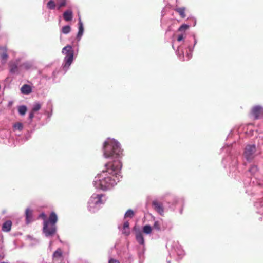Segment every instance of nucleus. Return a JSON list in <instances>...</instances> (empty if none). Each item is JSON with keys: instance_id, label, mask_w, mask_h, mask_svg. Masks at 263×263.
Instances as JSON below:
<instances>
[{"instance_id": "nucleus-17", "label": "nucleus", "mask_w": 263, "mask_h": 263, "mask_svg": "<svg viewBox=\"0 0 263 263\" xmlns=\"http://www.w3.org/2000/svg\"><path fill=\"white\" fill-rule=\"evenodd\" d=\"M21 90L22 93L26 95H28L32 91L31 87L27 84H24L21 87Z\"/></svg>"}, {"instance_id": "nucleus-3", "label": "nucleus", "mask_w": 263, "mask_h": 263, "mask_svg": "<svg viewBox=\"0 0 263 263\" xmlns=\"http://www.w3.org/2000/svg\"><path fill=\"white\" fill-rule=\"evenodd\" d=\"M62 52L66 55L64 58L65 64L63 68L67 69L73 61L74 52L72 47L70 45H67L63 48Z\"/></svg>"}, {"instance_id": "nucleus-36", "label": "nucleus", "mask_w": 263, "mask_h": 263, "mask_svg": "<svg viewBox=\"0 0 263 263\" xmlns=\"http://www.w3.org/2000/svg\"><path fill=\"white\" fill-rule=\"evenodd\" d=\"M0 257H1L2 259H3L4 258V256L0 255Z\"/></svg>"}, {"instance_id": "nucleus-14", "label": "nucleus", "mask_w": 263, "mask_h": 263, "mask_svg": "<svg viewBox=\"0 0 263 263\" xmlns=\"http://www.w3.org/2000/svg\"><path fill=\"white\" fill-rule=\"evenodd\" d=\"M63 18L66 21H70L72 19V12L70 10L65 11L63 13Z\"/></svg>"}, {"instance_id": "nucleus-19", "label": "nucleus", "mask_w": 263, "mask_h": 263, "mask_svg": "<svg viewBox=\"0 0 263 263\" xmlns=\"http://www.w3.org/2000/svg\"><path fill=\"white\" fill-rule=\"evenodd\" d=\"M62 257V251L60 248H58L53 254V259H59Z\"/></svg>"}, {"instance_id": "nucleus-20", "label": "nucleus", "mask_w": 263, "mask_h": 263, "mask_svg": "<svg viewBox=\"0 0 263 263\" xmlns=\"http://www.w3.org/2000/svg\"><path fill=\"white\" fill-rule=\"evenodd\" d=\"M79 31H78V34H77V37L81 38V37L82 36V35L83 33V31H84V28H83V24H82V22L81 21V20H80V21L79 22Z\"/></svg>"}, {"instance_id": "nucleus-35", "label": "nucleus", "mask_w": 263, "mask_h": 263, "mask_svg": "<svg viewBox=\"0 0 263 263\" xmlns=\"http://www.w3.org/2000/svg\"><path fill=\"white\" fill-rule=\"evenodd\" d=\"M41 217H43V218L45 219V220H46L45 219H46V215H45V214L42 213V214L41 215Z\"/></svg>"}, {"instance_id": "nucleus-4", "label": "nucleus", "mask_w": 263, "mask_h": 263, "mask_svg": "<svg viewBox=\"0 0 263 263\" xmlns=\"http://www.w3.org/2000/svg\"><path fill=\"white\" fill-rule=\"evenodd\" d=\"M43 232L47 237L53 236L56 232L55 225L49 224L47 220H44Z\"/></svg>"}, {"instance_id": "nucleus-32", "label": "nucleus", "mask_w": 263, "mask_h": 263, "mask_svg": "<svg viewBox=\"0 0 263 263\" xmlns=\"http://www.w3.org/2000/svg\"><path fill=\"white\" fill-rule=\"evenodd\" d=\"M108 263H120V262L117 259L111 258L109 259Z\"/></svg>"}, {"instance_id": "nucleus-33", "label": "nucleus", "mask_w": 263, "mask_h": 263, "mask_svg": "<svg viewBox=\"0 0 263 263\" xmlns=\"http://www.w3.org/2000/svg\"><path fill=\"white\" fill-rule=\"evenodd\" d=\"M34 111H33V110H31V111L30 112L29 115V119L32 120L33 119L34 117Z\"/></svg>"}, {"instance_id": "nucleus-31", "label": "nucleus", "mask_w": 263, "mask_h": 263, "mask_svg": "<svg viewBox=\"0 0 263 263\" xmlns=\"http://www.w3.org/2000/svg\"><path fill=\"white\" fill-rule=\"evenodd\" d=\"M154 228L155 229L159 230L160 229V225L158 221H155L154 224Z\"/></svg>"}, {"instance_id": "nucleus-26", "label": "nucleus", "mask_w": 263, "mask_h": 263, "mask_svg": "<svg viewBox=\"0 0 263 263\" xmlns=\"http://www.w3.org/2000/svg\"><path fill=\"white\" fill-rule=\"evenodd\" d=\"M134 213L133 211L132 210H128L125 213L124 217H125V218H126V217L132 218L134 216Z\"/></svg>"}, {"instance_id": "nucleus-11", "label": "nucleus", "mask_w": 263, "mask_h": 263, "mask_svg": "<svg viewBox=\"0 0 263 263\" xmlns=\"http://www.w3.org/2000/svg\"><path fill=\"white\" fill-rule=\"evenodd\" d=\"M252 113L255 118L257 119L263 114V109L260 106H255L252 108Z\"/></svg>"}, {"instance_id": "nucleus-15", "label": "nucleus", "mask_w": 263, "mask_h": 263, "mask_svg": "<svg viewBox=\"0 0 263 263\" xmlns=\"http://www.w3.org/2000/svg\"><path fill=\"white\" fill-rule=\"evenodd\" d=\"M58 220V217L56 214L54 212H52L49 217L48 221L49 223L51 224H55Z\"/></svg>"}, {"instance_id": "nucleus-27", "label": "nucleus", "mask_w": 263, "mask_h": 263, "mask_svg": "<svg viewBox=\"0 0 263 263\" xmlns=\"http://www.w3.org/2000/svg\"><path fill=\"white\" fill-rule=\"evenodd\" d=\"M189 28V26L186 24H183L178 28V31H185Z\"/></svg>"}, {"instance_id": "nucleus-29", "label": "nucleus", "mask_w": 263, "mask_h": 263, "mask_svg": "<svg viewBox=\"0 0 263 263\" xmlns=\"http://www.w3.org/2000/svg\"><path fill=\"white\" fill-rule=\"evenodd\" d=\"M20 67H23L25 69H28L31 67V65L29 63H24L22 64H20Z\"/></svg>"}, {"instance_id": "nucleus-2", "label": "nucleus", "mask_w": 263, "mask_h": 263, "mask_svg": "<svg viewBox=\"0 0 263 263\" xmlns=\"http://www.w3.org/2000/svg\"><path fill=\"white\" fill-rule=\"evenodd\" d=\"M104 155L106 158L113 156H120L122 151L120 147L119 143L116 141L110 140L105 141L103 146Z\"/></svg>"}, {"instance_id": "nucleus-24", "label": "nucleus", "mask_w": 263, "mask_h": 263, "mask_svg": "<svg viewBox=\"0 0 263 263\" xmlns=\"http://www.w3.org/2000/svg\"><path fill=\"white\" fill-rule=\"evenodd\" d=\"M71 28L69 25L65 26L62 28V32L64 34H67L70 32Z\"/></svg>"}, {"instance_id": "nucleus-5", "label": "nucleus", "mask_w": 263, "mask_h": 263, "mask_svg": "<svg viewBox=\"0 0 263 263\" xmlns=\"http://www.w3.org/2000/svg\"><path fill=\"white\" fill-rule=\"evenodd\" d=\"M256 152L255 145H248L246 146L244 152V156L248 160H251L254 158V154Z\"/></svg>"}, {"instance_id": "nucleus-22", "label": "nucleus", "mask_w": 263, "mask_h": 263, "mask_svg": "<svg viewBox=\"0 0 263 263\" xmlns=\"http://www.w3.org/2000/svg\"><path fill=\"white\" fill-rule=\"evenodd\" d=\"M18 111L21 115L24 116L26 112L27 107L24 105L20 106L18 107Z\"/></svg>"}, {"instance_id": "nucleus-21", "label": "nucleus", "mask_w": 263, "mask_h": 263, "mask_svg": "<svg viewBox=\"0 0 263 263\" xmlns=\"http://www.w3.org/2000/svg\"><path fill=\"white\" fill-rule=\"evenodd\" d=\"M152 229L149 225L144 226L143 228V232L144 233L149 234L152 233Z\"/></svg>"}, {"instance_id": "nucleus-37", "label": "nucleus", "mask_w": 263, "mask_h": 263, "mask_svg": "<svg viewBox=\"0 0 263 263\" xmlns=\"http://www.w3.org/2000/svg\"><path fill=\"white\" fill-rule=\"evenodd\" d=\"M0 263H8V262H1Z\"/></svg>"}, {"instance_id": "nucleus-10", "label": "nucleus", "mask_w": 263, "mask_h": 263, "mask_svg": "<svg viewBox=\"0 0 263 263\" xmlns=\"http://www.w3.org/2000/svg\"><path fill=\"white\" fill-rule=\"evenodd\" d=\"M0 58L2 60V63L5 64L8 59L7 49L6 47L0 46Z\"/></svg>"}, {"instance_id": "nucleus-6", "label": "nucleus", "mask_w": 263, "mask_h": 263, "mask_svg": "<svg viewBox=\"0 0 263 263\" xmlns=\"http://www.w3.org/2000/svg\"><path fill=\"white\" fill-rule=\"evenodd\" d=\"M20 60L16 59L15 60H11L8 63L9 67V71L12 74H14L18 72Z\"/></svg>"}, {"instance_id": "nucleus-8", "label": "nucleus", "mask_w": 263, "mask_h": 263, "mask_svg": "<svg viewBox=\"0 0 263 263\" xmlns=\"http://www.w3.org/2000/svg\"><path fill=\"white\" fill-rule=\"evenodd\" d=\"M153 208L161 215L164 213V208L162 203L158 201L157 200H154L152 202Z\"/></svg>"}, {"instance_id": "nucleus-1", "label": "nucleus", "mask_w": 263, "mask_h": 263, "mask_svg": "<svg viewBox=\"0 0 263 263\" xmlns=\"http://www.w3.org/2000/svg\"><path fill=\"white\" fill-rule=\"evenodd\" d=\"M106 170L103 171L102 173L104 174L101 179L95 181V185L96 187L105 190L116 184L117 182L115 178H112L110 176H107V173L112 175L113 176L120 172L122 167L121 162L119 160H115L111 162H108L106 165Z\"/></svg>"}, {"instance_id": "nucleus-34", "label": "nucleus", "mask_w": 263, "mask_h": 263, "mask_svg": "<svg viewBox=\"0 0 263 263\" xmlns=\"http://www.w3.org/2000/svg\"><path fill=\"white\" fill-rule=\"evenodd\" d=\"M183 39V35L182 34H180L179 35H178V37H177V41L178 42H180Z\"/></svg>"}, {"instance_id": "nucleus-18", "label": "nucleus", "mask_w": 263, "mask_h": 263, "mask_svg": "<svg viewBox=\"0 0 263 263\" xmlns=\"http://www.w3.org/2000/svg\"><path fill=\"white\" fill-rule=\"evenodd\" d=\"M26 223L28 224L32 220V211L27 209L25 211Z\"/></svg>"}, {"instance_id": "nucleus-25", "label": "nucleus", "mask_w": 263, "mask_h": 263, "mask_svg": "<svg viewBox=\"0 0 263 263\" xmlns=\"http://www.w3.org/2000/svg\"><path fill=\"white\" fill-rule=\"evenodd\" d=\"M57 4L58 5V9H60L61 7H64L66 4V0H57Z\"/></svg>"}, {"instance_id": "nucleus-7", "label": "nucleus", "mask_w": 263, "mask_h": 263, "mask_svg": "<svg viewBox=\"0 0 263 263\" xmlns=\"http://www.w3.org/2000/svg\"><path fill=\"white\" fill-rule=\"evenodd\" d=\"M102 194L93 195L89 201V205L90 208H92L91 205H98L103 203L102 201Z\"/></svg>"}, {"instance_id": "nucleus-28", "label": "nucleus", "mask_w": 263, "mask_h": 263, "mask_svg": "<svg viewBox=\"0 0 263 263\" xmlns=\"http://www.w3.org/2000/svg\"><path fill=\"white\" fill-rule=\"evenodd\" d=\"M41 108V105L40 103H36L34 106H33V107L32 108V110H33V111H37L38 110H39Z\"/></svg>"}, {"instance_id": "nucleus-16", "label": "nucleus", "mask_w": 263, "mask_h": 263, "mask_svg": "<svg viewBox=\"0 0 263 263\" xmlns=\"http://www.w3.org/2000/svg\"><path fill=\"white\" fill-rule=\"evenodd\" d=\"M185 7H177L174 10L178 12L180 16V17L182 18H184L186 17L185 14Z\"/></svg>"}, {"instance_id": "nucleus-13", "label": "nucleus", "mask_w": 263, "mask_h": 263, "mask_svg": "<svg viewBox=\"0 0 263 263\" xmlns=\"http://www.w3.org/2000/svg\"><path fill=\"white\" fill-rule=\"evenodd\" d=\"M12 223L10 220L5 221L2 226V230L4 232H8L11 229Z\"/></svg>"}, {"instance_id": "nucleus-12", "label": "nucleus", "mask_w": 263, "mask_h": 263, "mask_svg": "<svg viewBox=\"0 0 263 263\" xmlns=\"http://www.w3.org/2000/svg\"><path fill=\"white\" fill-rule=\"evenodd\" d=\"M122 233L123 234L126 236H128L130 234L129 223L128 221H126L124 222L122 230Z\"/></svg>"}, {"instance_id": "nucleus-23", "label": "nucleus", "mask_w": 263, "mask_h": 263, "mask_svg": "<svg viewBox=\"0 0 263 263\" xmlns=\"http://www.w3.org/2000/svg\"><path fill=\"white\" fill-rule=\"evenodd\" d=\"M47 7L49 9H54L55 8V4L54 1L50 0L47 3Z\"/></svg>"}, {"instance_id": "nucleus-9", "label": "nucleus", "mask_w": 263, "mask_h": 263, "mask_svg": "<svg viewBox=\"0 0 263 263\" xmlns=\"http://www.w3.org/2000/svg\"><path fill=\"white\" fill-rule=\"evenodd\" d=\"M133 230L135 233V237L137 241L141 245H144V239L140 230L139 229H137L136 226L134 227Z\"/></svg>"}, {"instance_id": "nucleus-30", "label": "nucleus", "mask_w": 263, "mask_h": 263, "mask_svg": "<svg viewBox=\"0 0 263 263\" xmlns=\"http://www.w3.org/2000/svg\"><path fill=\"white\" fill-rule=\"evenodd\" d=\"M14 127L19 130H21L23 129V125L21 123H17L14 124Z\"/></svg>"}]
</instances>
